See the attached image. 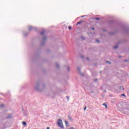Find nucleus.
<instances>
[{"label":"nucleus","mask_w":129,"mask_h":129,"mask_svg":"<svg viewBox=\"0 0 129 129\" xmlns=\"http://www.w3.org/2000/svg\"><path fill=\"white\" fill-rule=\"evenodd\" d=\"M81 58H82V59H83V58H84V56L81 55Z\"/></svg>","instance_id":"412c9836"},{"label":"nucleus","mask_w":129,"mask_h":129,"mask_svg":"<svg viewBox=\"0 0 129 129\" xmlns=\"http://www.w3.org/2000/svg\"><path fill=\"white\" fill-rule=\"evenodd\" d=\"M96 43H99V40L96 39Z\"/></svg>","instance_id":"f3484780"},{"label":"nucleus","mask_w":129,"mask_h":129,"mask_svg":"<svg viewBox=\"0 0 129 129\" xmlns=\"http://www.w3.org/2000/svg\"><path fill=\"white\" fill-rule=\"evenodd\" d=\"M84 17H86V15L82 16H81V18H84Z\"/></svg>","instance_id":"5701e85b"},{"label":"nucleus","mask_w":129,"mask_h":129,"mask_svg":"<svg viewBox=\"0 0 129 129\" xmlns=\"http://www.w3.org/2000/svg\"><path fill=\"white\" fill-rule=\"evenodd\" d=\"M67 69H68V71H69V70H70V68L68 67Z\"/></svg>","instance_id":"b1692460"},{"label":"nucleus","mask_w":129,"mask_h":129,"mask_svg":"<svg viewBox=\"0 0 129 129\" xmlns=\"http://www.w3.org/2000/svg\"><path fill=\"white\" fill-rule=\"evenodd\" d=\"M119 58H120V56H119Z\"/></svg>","instance_id":"4c0bfd02"},{"label":"nucleus","mask_w":129,"mask_h":129,"mask_svg":"<svg viewBox=\"0 0 129 129\" xmlns=\"http://www.w3.org/2000/svg\"><path fill=\"white\" fill-rule=\"evenodd\" d=\"M81 38L83 39V40H85V37H83V36H82L81 37Z\"/></svg>","instance_id":"dca6fc26"},{"label":"nucleus","mask_w":129,"mask_h":129,"mask_svg":"<svg viewBox=\"0 0 129 129\" xmlns=\"http://www.w3.org/2000/svg\"><path fill=\"white\" fill-rule=\"evenodd\" d=\"M46 40H47V36H44L43 38V41H44V42H45V41H46Z\"/></svg>","instance_id":"423d86ee"},{"label":"nucleus","mask_w":129,"mask_h":129,"mask_svg":"<svg viewBox=\"0 0 129 129\" xmlns=\"http://www.w3.org/2000/svg\"><path fill=\"white\" fill-rule=\"evenodd\" d=\"M67 99H68V100H69V96H67Z\"/></svg>","instance_id":"a878e982"},{"label":"nucleus","mask_w":129,"mask_h":129,"mask_svg":"<svg viewBox=\"0 0 129 129\" xmlns=\"http://www.w3.org/2000/svg\"><path fill=\"white\" fill-rule=\"evenodd\" d=\"M24 37H26V36H27L28 35V33H25L23 34Z\"/></svg>","instance_id":"9d476101"},{"label":"nucleus","mask_w":129,"mask_h":129,"mask_svg":"<svg viewBox=\"0 0 129 129\" xmlns=\"http://www.w3.org/2000/svg\"><path fill=\"white\" fill-rule=\"evenodd\" d=\"M25 116H27L28 115L27 114H25Z\"/></svg>","instance_id":"e433bc0d"},{"label":"nucleus","mask_w":129,"mask_h":129,"mask_svg":"<svg viewBox=\"0 0 129 129\" xmlns=\"http://www.w3.org/2000/svg\"><path fill=\"white\" fill-rule=\"evenodd\" d=\"M56 67L57 68H59V65L58 64V63H56Z\"/></svg>","instance_id":"4be33fe9"},{"label":"nucleus","mask_w":129,"mask_h":129,"mask_svg":"<svg viewBox=\"0 0 129 129\" xmlns=\"http://www.w3.org/2000/svg\"><path fill=\"white\" fill-rule=\"evenodd\" d=\"M78 70L79 71H80V68H78Z\"/></svg>","instance_id":"c756f323"},{"label":"nucleus","mask_w":129,"mask_h":129,"mask_svg":"<svg viewBox=\"0 0 129 129\" xmlns=\"http://www.w3.org/2000/svg\"><path fill=\"white\" fill-rule=\"evenodd\" d=\"M117 48H118V46H115L113 47V49H117Z\"/></svg>","instance_id":"f8f14e48"},{"label":"nucleus","mask_w":129,"mask_h":129,"mask_svg":"<svg viewBox=\"0 0 129 129\" xmlns=\"http://www.w3.org/2000/svg\"><path fill=\"white\" fill-rule=\"evenodd\" d=\"M95 81H97V79L95 80Z\"/></svg>","instance_id":"c9c22d12"},{"label":"nucleus","mask_w":129,"mask_h":129,"mask_svg":"<svg viewBox=\"0 0 129 129\" xmlns=\"http://www.w3.org/2000/svg\"><path fill=\"white\" fill-rule=\"evenodd\" d=\"M95 20H100V19H99V18H95Z\"/></svg>","instance_id":"6ab92c4d"},{"label":"nucleus","mask_w":129,"mask_h":129,"mask_svg":"<svg viewBox=\"0 0 129 129\" xmlns=\"http://www.w3.org/2000/svg\"><path fill=\"white\" fill-rule=\"evenodd\" d=\"M46 129H50V127H47Z\"/></svg>","instance_id":"473e14b6"},{"label":"nucleus","mask_w":129,"mask_h":129,"mask_svg":"<svg viewBox=\"0 0 129 129\" xmlns=\"http://www.w3.org/2000/svg\"><path fill=\"white\" fill-rule=\"evenodd\" d=\"M29 31H32V30H34V31H37L38 30V28H37V27H33L32 26H29Z\"/></svg>","instance_id":"f03ea898"},{"label":"nucleus","mask_w":129,"mask_h":129,"mask_svg":"<svg viewBox=\"0 0 129 129\" xmlns=\"http://www.w3.org/2000/svg\"><path fill=\"white\" fill-rule=\"evenodd\" d=\"M82 22L81 21H80L79 22H78L77 25H80V24H81Z\"/></svg>","instance_id":"4468645a"},{"label":"nucleus","mask_w":129,"mask_h":129,"mask_svg":"<svg viewBox=\"0 0 129 129\" xmlns=\"http://www.w3.org/2000/svg\"><path fill=\"white\" fill-rule=\"evenodd\" d=\"M68 118H69V119H70V120H71V119H72V118L70 116H68Z\"/></svg>","instance_id":"ddd939ff"},{"label":"nucleus","mask_w":129,"mask_h":129,"mask_svg":"<svg viewBox=\"0 0 129 129\" xmlns=\"http://www.w3.org/2000/svg\"><path fill=\"white\" fill-rule=\"evenodd\" d=\"M4 105L3 104L1 105V107H4Z\"/></svg>","instance_id":"c85d7f7f"},{"label":"nucleus","mask_w":129,"mask_h":129,"mask_svg":"<svg viewBox=\"0 0 129 129\" xmlns=\"http://www.w3.org/2000/svg\"><path fill=\"white\" fill-rule=\"evenodd\" d=\"M12 115L11 114H9L8 115V116L7 117V118H12Z\"/></svg>","instance_id":"0eeeda50"},{"label":"nucleus","mask_w":129,"mask_h":129,"mask_svg":"<svg viewBox=\"0 0 129 129\" xmlns=\"http://www.w3.org/2000/svg\"><path fill=\"white\" fill-rule=\"evenodd\" d=\"M57 125L61 127V128H64V126L63 125V122H62V120L58 119L57 121Z\"/></svg>","instance_id":"f257e3e1"},{"label":"nucleus","mask_w":129,"mask_h":129,"mask_svg":"<svg viewBox=\"0 0 129 129\" xmlns=\"http://www.w3.org/2000/svg\"><path fill=\"white\" fill-rule=\"evenodd\" d=\"M122 96H125V95L124 94H122Z\"/></svg>","instance_id":"bb28decb"},{"label":"nucleus","mask_w":129,"mask_h":129,"mask_svg":"<svg viewBox=\"0 0 129 129\" xmlns=\"http://www.w3.org/2000/svg\"><path fill=\"white\" fill-rule=\"evenodd\" d=\"M64 122L66 123V126H69V125H68V124H69V122H68V121L66 120V121H64Z\"/></svg>","instance_id":"39448f33"},{"label":"nucleus","mask_w":129,"mask_h":129,"mask_svg":"<svg viewBox=\"0 0 129 129\" xmlns=\"http://www.w3.org/2000/svg\"><path fill=\"white\" fill-rule=\"evenodd\" d=\"M124 62H128V59H125Z\"/></svg>","instance_id":"aec40b11"},{"label":"nucleus","mask_w":129,"mask_h":129,"mask_svg":"<svg viewBox=\"0 0 129 129\" xmlns=\"http://www.w3.org/2000/svg\"><path fill=\"white\" fill-rule=\"evenodd\" d=\"M22 123L24 125H27V122L26 121H23Z\"/></svg>","instance_id":"1a4fd4ad"},{"label":"nucleus","mask_w":129,"mask_h":129,"mask_svg":"<svg viewBox=\"0 0 129 129\" xmlns=\"http://www.w3.org/2000/svg\"><path fill=\"white\" fill-rule=\"evenodd\" d=\"M103 105H104V106H105L106 108H107V105H106V104L103 103Z\"/></svg>","instance_id":"2eb2a0df"},{"label":"nucleus","mask_w":129,"mask_h":129,"mask_svg":"<svg viewBox=\"0 0 129 129\" xmlns=\"http://www.w3.org/2000/svg\"><path fill=\"white\" fill-rule=\"evenodd\" d=\"M34 88L36 90H39V89H40V83H37Z\"/></svg>","instance_id":"7ed1b4c3"},{"label":"nucleus","mask_w":129,"mask_h":129,"mask_svg":"<svg viewBox=\"0 0 129 129\" xmlns=\"http://www.w3.org/2000/svg\"><path fill=\"white\" fill-rule=\"evenodd\" d=\"M120 90H123V87L122 86L120 87Z\"/></svg>","instance_id":"9b49d317"},{"label":"nucleus","mask_w":129,"mask_h":129,"mask_svg":"<svg viewBox=\"0 0 129 129\" xmlns=\"http://www.w3.org/2000/svg\"><path fill=\"white\" fill-rule=\"evenodd\" d=\"M45 32H46L45 30H43L41 32L40 35H41V36H43V35L45 34Z\"/></svg>","instance_id":"20e7f679"},{"label":"nucleus","mask_w":129,"mask_h":129,"mask_svg":"<svg viewBox=\"0 0 129 129\" xmlns=\"http://www.w3.org/2000/svg\"><path fill=\"white\" fill-rule=\"evenodd\" d=\"M86 107H85L84 108V110H86Z\"/></svg>","instance_id":"393cba45"},{"label":"nucleus","mask_w":129,"mask_h":129,"mask_svg":"<svg viewBox=\"0 0 129 129\" xmlns=\"http://www.w3.org/2000/svg\"><path fill=\"white\" fill-rule=\"evenodd\" d=\"M82 76H83V75H84L83 74H81Z\"/></svg>","instance_id":"f704fd0d"},{"label":"nucleus","mask_w":129,"mask_h":129,"mask_svg":"<svg viewBox=\"0 0 129 129\" xmlns=\"http://www.w3.org/2000/svg\"><path fill=\"white\" fill-rule=\"evenodd\" d=\"M127 112H128V113H129V109L127 110Z\"/></svg>","instance_id":"cd10ccee"},{"label":"nucleus","mask_w":129,"mask_h":129,"mask_svg":"<svg viewBox=\"0 0 129 129\" xmlns=\"http://www.w3.org/2000/svg\"><path fill=\"white\" fill-rule=\"evenodd\" d=\"M71 29H72V27H71V26H69V30H71Z\"/></svg>","instance_id":"a211bd4d"},{"label":"nucleus","mask_w":129,"mask_h":129,"mask_svg":"<svg viewBox=\"0 0 129 129\" xmlns=\"http://www.w3.org/2000/svg\"><path fill=\"white\" fill-rule=\"evenodd\" d=\"M87 60H89V58L87 57Z\"/></svg>","instance_id":"72a5a7b5"},{"label":"nucleus","mask_w":129,"mask_h":129,"mask_svg":"<svg viewBox=\"0 0 129 129\" xmlns=\"http://www.w3.org/2000/svg\"><path fill=\"white\" fill-rule=\"evenodd\" d=\"M44 43H45V42H43L42 43V45H44Z\"/></svg>","instance_id":"2f4dec72"},{"label":"nucleus","mask_w":129,"mask_h":129,"mask_svg":"<svg viewBox=\"0 0 129 129\" xmlns=\"http://www.w3.org/2000/svg\"><path fill=\"white\" fill-rule=\"evenodd\" d=\"M92 30H95V28L94 27L92 28Z\"/></svg>","instance_id":"7c9ffc66"},{"label":"nucleus","mask_w":129,"mask_h":129,"mask_svg":"<svg viewBox=\"0 0 129 129\" xmlns=\"http://www.w3.org/2000/svg\"><path fill=\"white\" fill-rule=\"evenodd\" d=\"M106 63H107V64H109V65L111 64V62L109 61H106Z\"/></svg>","instance_id":"6e6552de"}]
</instances>
